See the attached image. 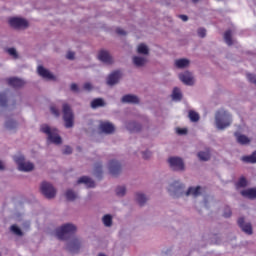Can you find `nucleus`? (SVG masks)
Listing matches in <instances>:
<instances>
[{
    "label": "nucleus",
    "mask_w": 256,
    "mask_h": 256,
    "mask_svg": "<svg viewBox=\"0 0 256 256\" xmlns=\"http://www.w3.org/2000/svg\"><path fill=\"white\" fill-rule=\"evenodd\" d=\"M40 131L47 135L49 143H53L54 145H61V143H63V139L59 136L57 128H51L49 125L43 124L40 127Z\"/></svg>",
    "instance_id": "3"
},
{
    "label": "nucleus",
    "mask_w": 256,
    "mask_h": 256,
    "mask_svg": "<svg viewBox=\"0 0 256 256\" xmlns=\"http://www.w3.org/2000/svg\"><path fill=\"white\" fill-rule=\"evenodd\" d=\"M77 184L81 185L84 184L86 185L87 189H94L95 187V181L91 179L89 176H82L77 180Z\"/></svg>",
    "instance_id": "18"
},
{
    "label": "nucleus",
    "mask_w": 256,
    "mask_h": 256,
    "mask_svg": "<svg viewBox=\"0 0 256 256\" xmlns=\"http://www.w3.org/2000/svg\"><path fill=\"white\" fill-rule=\"evenodd\" d=\"M241 160L244 163H256V151H254L251 155L243 156Z\"/></svg>",
    "instance_id": "29"
},
{
    "label": "nucleus",
    "mask_w": 256,
    "mask_h": 256,
    "mask_svg": "<svg viewBox=\"0 0 256 256\" xmlns=\"http://www.w3.org/2000/svg\"><path fill=\"white\" fill-rule=\"evenodd\" d=\"M238 227H240L241 231L246 235H251L253 233V226L249 222H245L244 217L238 218Z\"/></svg>",
    "instance_id": "13"
},
{
    "label": "nucleus",
    "mask_w": 256,
    "mask_h": 256,
    "mask_svg": "<svg viewBox=\"0 0 256 256\" xmlns=\"http://www.w3.org/2000/svg\"><path fill=\"white\" fill-rule=\"evenodd\" d=\"M5 127L9 131H13V129H17V121L9 119L5 122Z\"/></svg>",
    "instance_id": "36"
},
{
    "label": "nucleus",
    "mask_w": 256,
    "mask_h": 256,
    "mask_svg": "<svg viewBox=\"0 0 256 256\" xmlns=\"http://www.w3.org/2000/svg\"><path fill=\"white\" fill-rule=\"evenodd\" d=\"M224 41L227 45H229V47H231V45H233V38H232V32L231 30H227L224 33Z\"/></svg>",
    "instance_id": "32"
},
{
    "label": "nucleus",
    "mask_w": 256,
    "mask_h": 256,
    "mask_svg": "<svg viewBox=\"0 0 256 256\" xmlns=\"http://www.w3.org/2000/svg\"><path fill=\"white\" fill-rule=\"evenodd\" d=\"M240 195H242V197H245V199H250V201H253L256 199V187L242 190L240 192Z\"/></svg>",
    "instance_id": "21"
},
{
    "label": "nucleus",
    "mask_w": 256,
    "mask_h": 256,
    "mask_svg": "<svg viewBox=\"0 0 256 256\" xmlns=\"http://www.w3.org/2000/svg\"><path fill=\"white\" fill-rule=\"evenodd\" d=\"M75 233H77V226L73 223L63 224L56 229V237L60 241H67L70 235H75Z\"/></svg>",
    "instance_id": "2"
},
{
    "label": "nucleus",
    "mask_w": 256,
    "mask_h": 256,
    "mask_svg": "<svg viewBox=\"0 0 256 256\" xmlns=\"http://www.w3.org/2000/svg\"><path fill=\"white\" fill-rule=\"evenodd\" d=\"M179 79L184 85H193V75L190 72H184L179 74Z\"/></svg>",
    "instance_id": "22"
},
{
    "label": "nucleus",
    "mask_w": 256,
    "mask_h": 256,
    "mask_svg": "<svg viewBox=\"0 0 256 256\" xmlns=\"http://www.w3.org/2000/svg\"><path fill=\"white\" fill-rule=\"evenodd\" d=\"M189 59L181 58L175 61V65H189Z\"/></svg>",
    "instance_id": "44"
},
{
    "label": "nucleus",
    "mask_w": 256,
    "mask_h": 256,
    "mask_svg": "<svg viewBox=\"0 0 256 256\" xmlns=\"http://www.w3.org/2000/svg\"><path fill=\"white\" fill-rule=\"evenodd\" d=\"M179 18L182 19V21H189V17L187 15H179Z\"/></svg>",
    "instance_id": "54"
},
{
    "label": "nucleus",
    "mask_w": 256,
    "mask_h": 256,
    "mask_svg": "<svg viewBox=\"0 0 256 256\" xmlns=\"http://www.w3.org/2000/svg\"><path fill=\"white\" fill-rule=\"evenodd\" d=\"M125 127L131 133H139L141 131V124L133 120L126 121Z\"/></svg>",
    "instance_id": "16"
},
{
    "label": "nucleus",
    "mask_w": 256,
    "mask_h": 256,
    "mask_svg": "<svg viewBox=\"0 0 256 256\" xmlns=\"http://www.w3.org/2000/svg\"><path fill=\"white\" fill-rule=\"evenodd\" d=\"M197 157L200 161H209L211 159V155L209 152L200 151L197 153Z\"/></svg>",
    "instance_id": "33"
},
{
    "label": "nucleus",
    "mask_w": 256,
    "mask_h": 256,
    "mask_svg": "<svg viewBox=\"0 0 256 256\" xmlns=\"http://www.w3.org/2000/svg\"><path fill=\"white\" fill-rule=\"evenodd\" d=\"M0 107H7V94L0 93Z\"/></svg>",
    "instance_id": "40"
},
{
    "label": "nucleus",
    "mask_w": 256,
    "mask_h": 256,
    "mask_svg": "<svg viewBox=\"0 0 256 256\" xmlns=\"http://www.w3.org/2000/svg\"><path fill=\"white\" fill-rule=\"evenodd\" d=\"M102 223L105 227H111L113 225V216L106 214L102 218Z\"/></svg>",
    "instance_id": "30"
},
{
    "label": "nucleus",
    "mask_w": 256,
    "mask_h": 256,
    "mask_svg": "<svg viewBox=\"0 0 256 256\" xmlns=\"http://www.w3.org/2000/svg\"><path fill=\"white\" fill-rule=\"evenodd\" d=\"M70 91L73 93H79V86L76 83H72L70 86Z\"/></svg>",
    "instance_id": "48"
},
{
    "label": "nucleus",
    "mask_w": 256,
    "mask_h": 256,
    "mask_svg": "<svg viewBox=\"0 0 256 256\" xmlns=\"http://www.w3.org/2000/svg\"><path fill=\"white\" fill-rule=\"evenodd\" d=\"M116 33L118 35H127V32H125V30L121 29V28H117L116 29Z\"/></svg>",
    "instance_id": "53"
},
{
    "label": "nucleus",
    "mask_w": 256,
    "mask_h": 256,
    "mask_svg": "<svg viewBox=\"0 0 256 256\" xmlns=\"http://www.w3.org/2000/svg\"><path fill=\"white\" fill-rule=\"evenodd\" d=\"M13 105H15V102L13 103Z\"/></svg>",
    "instance_id": "59"
},
{
    "label": "nucleus",
    "mask_w": 256,
    "mask_h": 256,
    "mask_svg": "<svg viewBox=\"0 0 256 256\" xmlns=\"http://www.w3.org/2000/svg\"><path fill=\"white\" fill-rule=\"evenodd\" d=\"M92 109H98V107H105V100L103 98H95L91 102Z\"/></svg>",
    "instance_id": "27"
},
{
    "label": "nucleus",
    "mask_w": 256,
    "mask_h": 256,
    "mask_svg": "<svg viewBox=\"0 0 256 256\" xmlns=\"http://www.w3.org/2000/svg\"><path fill=\"white\" fill-rule=\"evenodd\" d=\"M173 101H181L183 99V94H181V90L179 88H174L172 92Z\"/></svg>",
    "instance_id": "31"
},
{
    "label": "nucleus",
    "mask_w": 256,
    "mask_h": 256,
    "mask_svg": "<svg viewBox=\"0 0 256 256\" xmlns=\"http://www.w3.org/2000/svg\"><path fill=\"white\" fill-rule=\"evenodd\" d=\"M66 59H69L70 61H73V59H75V52L69 51L66 54Z\"/></svg>",
    "instance_id": "49"
},
{
    "label": "nucleus",
    "mask_w": 256,
    "mask_h": 256,
    "mask_svg": "<svg viewBox=\"0 0 256 256\" xmlns=\"http://www.w3.org/2000/svg\"><path fill=\"white\" fill-rule=\"evenodd\" d=\"M0 171H5V166L3 165V162L0 161Z\"/></svg>",
    "instance_id": "55"
},
{
    "label": "nucleus",
    "mask_w": 256,
    "mask_h": 256,
    "mask_svg": "<svg viewBox=\"0 0 256 256\" xmlns=\"http://www.w3.org/2000/svg\"><path fill=\"white\" fill-rule=\"evenodd\" d=\"M62 113L64 127H66V129L73 128L75 125V114L73 113V109H71V105L64 103L62 105Z\"/></svg>",
    "instance_id": "4"
},
{
    "label": "nucleus",
    "mask_w": 256,
    "mask_h": 256,
    "mask_svg": "<svg viewBox=\"0 0 256 256\" xmlns=\"http://www.w3.org/2000/svg\"><path fill=\"white\" fill-rule=\"evenodd\" d=\"M50 112L52 115H54V117H59V115H61V113L59 112V109L55 105L50 106Z\"/></svg>",
    "instance_id": "43"
},
{
    "label": "nucleus",
    "mask_w": 256,
    "mask_h": 256,
    "mask_svg": "<svg viewBox=\"0 0 256 256\" xmlns=\"http://www.w3.org/2000/svg\"><path fill=\"white\" fill-rule=\"evenodd\" d=\"M8 85H10V87H13L14 89H21V87L25 85V81L17 77H13L8 79Z\"/></svg>",
    "instance_id": "23"
},
{
    "label": "nucleus",
    "mask_w": 256,
    "mask_h": 256,
    "mask_svg": "<svg viewBox=\"0 0 256 256\" xmlns=\"http://www.w3.org/2000/svg\"><path fill=\"white\" fill-rule=\"evenodd\" d=\"M14 161L18 165V170L24 173H29L35 169V165L31 162H26L23 155L14 156Z\"/></svg>",
    "instance_id": "6"
},
{
    "label": "nucleus",
    "mask_w": 256,
    "mask_h": 256,
    "mask_svg": "<svg viewBox=\"0 0 256 256\" xmlns=\"http://www.w3.org/2000/svg\"><path fill=\"white\" fill-rule=\"evenodd\" d=\"M98 59H99V61H102V63H110L111 62V54H109V51L100 50L98 53Z\"/></svg>",
    "instance_id": "24"
},
{
    "label": "nucleus",
    "mask_w": 256,
    "mask_h": 256,
    "mask_svg": "<svg viewBox=\"0 0 256 256\" xmlns=\"http://www.w3.org/2000/svg\"><path fill=\"white\" fill-rule=\"evenodd\" d=\"M134 65H145V58L136 56L133 58Z\"/></svg>",
    "instance_id": "41"
},
{
    "label": "nucleus",
    "mask_w": 256,
    "mask_h": 256,
    "mask_svg": "<svg viewBox=\"0 0 256 256\" xmlns=\"http://www.w3.org/2000/svg\"><path fill=\"white\" fill-rule=\"evenodd\" d=\"M168 193L174 199H179V197H183V195H185V184L179 181H174L169 185Z\"/></svg>",
    "instance_id": "5"
},
{
    "label": "nucleus",
    "mask_w": 256,
    "mask_h": 256,
    "mask_svg": "<svg viewBox=\"0 0 256 256\" xmlns=\"http://www.w3.org/2000/svg\"><path fill=\"white\" fill-rule=\"evenodd\" d=\"M9 25L14 29H26V27H29V22L23 18L14 17L9 19Z\"/></svg>",
    "instance_id": "12"
},
{
    "label": "nucleus",
    "mask_w": 256,
    "mask_h": 256,
    "mask_svg": "<svg viewBox=\"0 0 256 256\" xmlns=\"http://www.w3.org/2000/svg\"><path fill=\"white\" fill-rule=\"evenodd\" d=\"M98 256H107L105 253H99Z\"/></svg>",
    "instance_id": "57"
},
{
    "label": "nucleus",
    "mask_w": 256,
    "mask_h": 256,
    "mask_svg": "<svg viewBox=\"0 0 256 256\" xmlns=\"http://www.w3.org/2000/svg\"><path fill=\"white\" fill-rule=\"evenodd\" d=\"M125 193H127V188H125V186H118L116 188V195L118 197H125Z\"/></svg>",
    "instance_id": "39"
},
{
    "label": "nucleus",
    "mask_w": 256,
    "mask_h": 256,
    "mask_svg": "<svg viewBox=\"0 0 256 256\" xmlns=\"http://www.w3.org/2000/svg\"><path fill=\"white\" fill-rule=\"evenodd\" d=\"M62 153L63 155H71V153H73V148H71V146H65Z\"/></svg>",
    "instance_id": "45"
},
{
    "label": "nucleus",
    "mask_w": 256,
    "mask_h": 256,
    "mask_svg": "<svg viewBox=\"0 0 256 256\" xmlns=\"http://www.w3.org/2000/svg\"><path fill=\"white\" fill-rule=\"evenodd\" d=\"M7 51L11 57L17 59V50L15 48H9Z\"/></svg>",
    "instance_id": "46"
},
{
    "label": "nucleus",
    "mask_w": 256,
    "mask_h": 256,
    "mask_svg": "<svg viewBox=\"0 0 256 256\" xmlns=\"http://www.w3.org/2000/svg\"><path fill=\"white\" fill-rule=\"evenodd\" d=\"M178 69H185V65H177L176 66Z\"/></svg>",
    "instance_id": "56"
},
{
    "label": "nucleus",
    "mask_w": 256,
    "mask_h": 256,
    "mask_svg": "<svg viewBox=\"0 0 256 256\" xmlns=\"http://www.w3.org/2000/svg\"><path fill=\"white\" fill-rule=\"evenodd\" d=\"M85 91H91L93 89V85L91 83L87 82L84 84Z\"/></svg>",
    "instance_id": "51"
},
{
    "label": "nucleus",
    "mask_w": 256,
    "mask_h": 256,
    "mask_svg": "<svg viewBox=\"0 0 256 256\" xmlns=\"http://www.w3.org/2000/svg\"><path fill=\"white\" fill-rule=\"evenodd\" d=\"M188 117L192 123H197V121H199V119H200L199 113H197L193 110L189 111Z\"/></svg>",
    "instance_id": "35"
},
{
    "label": "nucleus",
    "mask_w": 256,
    "mask_h": 256,
    "mask_svg": "<svg viewBox=\"0 0 256 256\" xmlns=\"http://www.w3.org/2000/svg\"><path fill=\"white\" fill-rule=\"evenodd\" d=\"M207 35V30L205 28H199L198 29V36L203 39Z\"/></svg>",
    "instance_id": "47"
},
{
    "label": "nucleus",
    "mask_w": 256,
    "mask_h": 256,
    "mask_svg": "<svg viewBox=\"0 0 256 256\" xmlns=\"http://www.w3.org/2000/svg\"><path fill=\"white\" fill-rule=\"evenodd\" d=\"M121 162L117 160H110L108 163V170L110 175H113V177H118V175H121L122 171Z\"/></svg>",
    "instance_id": "11"
},
{
    "label": "nucleus",
    "mask_w": 256,
    "mask_h": 256,
    "mask_svg": "<svg viewBox=\"0 0 256 256\" xmlns=\"http://www.w3.org/2000/svg\"><path fill=\"white\" fill-rule=\"evenodd\" d=\"M100 130L106 135H112V133H115V126L111 122H101Z\"/></svg>",
    "instance_id": "17"
},
{
    "label": "nucleus",
    "mask_w": 256,
    "mask_h": 256,
    "mask_svg": "<svg viewBox=\"0 0 256 256\" xmlns=\"http://www.w3.org/2000/svg\"><path fill=\"white\" fill-rule=\"evenodd\" d=\"M10 230L12 231V233H14V235H17L18 237H23V231L21 230V228H19V226L14 224L10 227Z\"/></svg>",
    "instance_id": "38"
},
{
    "label": "nucleus",
    "mask_w": 256,
    "mask_h": 256,
    "mask_svg": "<svg viewBox=\"0 0 256 256\" xmlns=\"http://www.w3.org/2000/svg\"><path fill=\"white\" fill-rule=\"evenodd\" d=\"M234 137L239 145H249V143H251V139L245 134H241L239 131L234 132Z\"/></svg>",
    "instance_id": "19"
},
{
    "label": "nucleus",
    "mask_w": 256,
    "mask_h": 256,
    "mask_svg": "<svg viewBox=\"0 0 256 256\" xmlns=\"http://www.w3.org/2000/svg\"><path fill=\"white\" fill-rule=\"evenodd\" d=\"M201 191H202L201 186H196V187L190 186L185 192V196L189 197L192 195V197L197 198V197H200V195H202Z\"/></svg>",
    "instance_id": "20"
},
{
    "label": "nucleus",
    "mask_w": 256,
    "mask_h": 256,
    "mask_svg": "<svg viewBox=\"0 0 256 256\" xmlns=\"http://www.w3.org/2000/svg\"><path fill=\"white\" fill-rule=\"evenodd\" d=\"M231 114L225 110H219L215 114V125L220 130L227 129L232 123Z\"/></svg>",
    "instance_id": "1"
},
{
    "label": "nucleus",
    "mask_w": 256,
    "mask_h": 256,
    "mask_svg": "<svg viewBox=\"0 0 256 256\" xmlns=\"http://www.w3.org/2000/svg\"><path fill=\"white\" fill-rule=\"evenodd\" d=\"M199 0H192L193 3H197Z\"/></svg>",
    "instance_id": "58"
},
{
    "label": "nucleus",
    "mask_w": 256,
    "mask_h": 256,
    "mask_svg": "<svg viewBox=\"0 0 256 256\" xmlns=\"http://www.w3.org/2000/svg\"><path fill=\"white\" fill-rule=\"evenodd\" d=\"M37 71L40 77H43V79H47L48 81H57L55 75L51 74V72H49V70L45 69L43 66H38Z\"/></svg>",
    "instance_id": "14"
},
{
    "label": "nucleus",
    "mask_w": 256,
    "mask_h": 256,
    "mask_svg": "<svg viewBox=\"0 0 256 256\" xmlns=\"http://www.w3.org/2000/svg\"><path fill=\"white\" fill-rule=\"evenodd\" d=\"M40 191L46 199H55V196L57 195V190H55V187H53V184L44 181L40 185Z\"/></svg>",
    "instance_id": "8"
},
{
    "label": "nucleus",
    "mask_w": 256,
    "mask_h": 256,
    "mask_svg": "<svg viewBox=\"0 0 256 256\" xmlns=\"http://www.w3.org/2000/svg\"><path fill=\"white\" fill-rule=\"evenodd\" d=\"M143 159H151V151L147 150L142 152Z\"/></svg>",
    "instance_id": "50"
},
{
    "label": "nucleus",
    "mask_w": 256,
    "mask_h": 256,
    "mask_svg": "<svg viewBox=\"0 0 256 256\" xmlns=\"http://www.w3.org/2000/svg\"><path fill=\"white\" fill-rule=\"evenodd\" d=\"M178 135H187V129L185 128H179L177 130Z\"/></svg>",
    "instance_id": "52"
},
{
    "label": "nucleus",
    "mask_w": 256,
    "mask_h": 256,
    "mask_svg": "<svg viewBox=\"0 0 256 256\" xmlns=\"http://www.w3.org/2000/svg\"><path fill=\"white\" fill-rule=\"evenodd\" d=\"M231 215H233V212L231 211V207L229 206L224 207L223 217H225L226 219H229Z\"/></svg>",
    "instance_id": "42"
},
{
    "label": "nucleus",
    "mask_w": 256,
    "mask_h": 256,
    "mask_svg": "<svg viewBox=\"0 0 256 256\" xmlns=\"http://www.w3.org/2000/svg\"><path fill=\"white\" fill-rule=\"evenodd\" d=\"M121 77H123L121 70H115L108 75L106 83L109 87H113L121 81Z\"/></svg>",
    "instance_id": "10"
},
{
    "label": "nucleus",
    "mask_w": 256,
    "mask_h": 256,
    "mask_svg": "<svg viewBox=\"0 0 256 256\" xmlns=\"http://www.w3.org/2000/svg\"><path fill=\"white\" fill-rule=\"evenodd\" d=\"M65 197L67 201H75V199H77V193L72 189H68L65 193Z\"/></svg>",
    "instance_id": "34"
},
{
    "label": "nucleus",
    "mask_w": 256,
    "mask_h": 256,
    "mask_svg": "<svg viewBox=\"0 0 256 256\" xmlns=\"http://www.w3.org/2000/svg\"><path fill=\"white\" fill-rule=\"evenodd\" d=\"M66 251L72 255H76L81 251V240L79 238H72L66 243Z\"/></svg>",
    "instance_id": "9"
},
{
    "label": "nucleus",
    "mask_w": 256,
    "mask_h": 256,
    "mask_svg": "<svg viewBox=\"0 0 256 256\" xmlns=\"http://www.w3.org/2000/svg\"><path fill=\"white\" fill-rule=\"evenodd\" d=\"M140 101L135 94H126L121 98V103H128L130 105H139Z\"/></svg>",
    "instance_id": "15"
},
{
    "label": "nucleus",
    "mask_w": 256,
    "mask_h": 256,
    "mask_svg": "<svg viewBox=\"0 0 256 256\" xmlns=\"http://www.w3.org/2000/svg\"><path fill=\"white\" fill-rule=\"evenodd\" d=\"M138 53L140 55H148L149 54V48L145 44H140L137 49Z\"/></svg>",
    "instance_id": "37"
},
{
    "label": "nucleus",
    "mask_w": 256,
    "mask_h": 256,
    "mask_svg": "<svg viewBox=\"0 0 256 256\" xmlns=\"http://www.w3.org/2000/svg\"><path fill=\"white\" fill-rule=\"evenodd\" d=\"M247 185H249V182L247 181V178H245V176H241L236 182L237 189H245Z\"/></svg>",
    "instance_id": "28"
},
{
    "label": "nucleus",
    "mask_w": 256,
    "mask_h": 256,
    "mask_svg": "<svg viewBox=\"0 0 256 256\" xmlns=\"http://www.w3.org/2000/svg\"><path fill=\"white\" fill-rule=\"evenodd\" d=\"M94 175L97 179H101L103 177V164L96 163L94 166Z\"/></svg>",
    "instance_id": "26"
},
{
    "label": "nucleus",
    "mask_w": 256,
    "mask_h": 256,
    "mask_svg": "<svg viewBox=\"0 0 256 256\" xmlns=\"http://www.w3.org/2000/svg\"><path fill=\"white\" fill-rule=\"evenodd\" d=\"M168 164L172 171H176V172L185 171V162L181 157L172 156L168 158Z\"/></svg>",
    "instance_id": "7"
},
{
    "label": "nucleus",
    "mask_w": 256,
    "mask_h": 256,
    "mask_svg": "<svg viewBox=\"0 0 256 256\" xmlns=\"http://www.w3.org/2000/svg\"><path fill=\"white\" fill-rule=\"evenodd\" d=\"M135 199H136V203H138L140 207H143L145 203L149 201V197H147V195L143 194L142 192H137Z\"/></svg>",
    "instance_id": "25"
}]
</instances>
